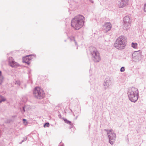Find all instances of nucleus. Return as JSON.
<instances>
[{"label": "nucleus", "instance_id": "nucleus-22", "mask_svg": "<svg viewBox=\"0 0 146 146\" xmlns=\"http://www.w3.org/2000/svg\"><path fill=\"white\" fill-rule=\"evenodd\" d=\"M125 70V69L124 67H122L120 69V71L121 72H123Z\"/></svg>", "mask_w": 146, "mask_h": 146}, {"label": "nucleus", "instance_id": "nucleus-18", "mask_svg": "<svg viewBox=\"0 0 146 146\" xmlns=\"http://www.w3.org/2000/svg\"><path fill=\"white\" fill-rule=\"evenodd\" d=\"M5 100V99L3 97L0 95V103L4 101Z\"/></svg>", "mask_w": 146, "mask_h": 146}, {"label": "nucleus", "instance_id": "nucleus-17", "mask_svg": "<svg viewBox=\"0 0 146 146\" xmlns=\"http://www.w3.org/2000/svg\"><path fill=\"white\" fill-rule=\"evenodd\" d=\"M62 119L64 120L65 122L67 124L71 125L72 123L70 121H68L66 119L63 118Z\"/></svg>", "mask_w": 146, "mask_h": 146}, {"label": "nucleus", "instance_id": "nucleus-25", "mask_svg": "<svg viewBox=\"0 0 146 146\" xmlns=\"http://www.w3.org/2000/svg\"><path fill=\"white\" fill-rule=\"evenodd\" d=\"M15 84L20 85V82L19 81H16L15 82Z\"/></svg>", "mask_w": 146, "mask_h": 146}, {"label": "nucleus", "instance_id": "nucleus-19", "mask_svg": "<svg viewBox=\"0 0 146 146\" xmlns=\"http://www.w3.org/2000/svg\"><path fill=\"white\" fill-rule=\"evenodd\" d=\"M22 141L19 143V144H21L22 142L26 141L27 140V137H21Z\"/></svg>", "mask_w": 146, "mask_h": 146}, {"label": "nucleus", "instance_id": "nucleus-2", "mask_svg": "<svg viewBox=\"0 0 146 146\" xmlns=\"http://www.w3.org/2000/svg\"><path fill=\"white\" fill-rule=\"evenodd\" d=\"M82 15H79L71 20V25L74 29L78 30L82 27Z\"/></svg>", "mask_w": 146, "mask_h": 146}, {"label": "nucleus", "instance_id": "nucleus-6", "mask_svg": "<svg viewBox=\"0 0 146 146\" xmlns=\"http://www.w3.org/2000/svg\"><path fill=\"white\" fill-rule=\"evenodd\" d=\"M131 20L129 16L125 17L123 20V28L124 30H127L131 27Z\"/></svg>", "mask_w": 146, "mask_h": 146}, {"label": "nucleus", "instance_id": "nucleus-15", "mask_svg": "<svg viewBox=\"0 0 146 146\" xmlns=\"http://www.w3.org/2000/svg\"><path fill=\"white\" fill-rule=\"evenodd\" d=\"M109 142L111 144H113L115 141V137H109Z\"/></svg>", "mask_w": 146, "mask_h": 146}, {"label": "nucleus", "instance_id": "nucleus-23", "mask_svg": "<svg viewBox=\"0 0 146 146\" xmlns=\"http://www.w3.org/2000/svg\"><path fill=\"white\" fill-rule=\"evenodd\" d=\"M49 126V124L48 123H45L44 125V127H48Z\"/></svg>", "mask_w": 146, "mask_h": 146}, {"label": "nucleus", "instance_id": "nucleus-5", "mask_svg": "<svg viewBox=\"0 0 146 146\" xmlns=\"http://www.w3.org/2000/svg\"><path fill=\"white\" fill-rule=\"evenodd\" d=\"M33 94L35 97L39 99L42 98L45 96V94L43 90L39 87L35 88Z\"/></svg>", "mask_w": 146, "mask_h": 146}, {"label": "nucleus", "instance_id": "nucleus-8", "mask_svg": "<svg viewBox=\"0 0 146 146\" xmlns=\"http://www.w3.org/2000/svg\"><path fill=\"white\" fill-rule=\"evenodd\" d=\"M112 84L111 79L109 77H108L105 79L104 81L103 85L105 90L108 88Z\"/></svg>", "mask_w": 146, "mask_h": 146}, {"label": "nucleus", "instance_id": "nucleus-10", "mask_svg": "<svg viewBox=\"0 0 146 146\" xmlns=\"http://www.w3.org/2000/svg\"><path fill=\"white\" fill-rule=\"evenodd\" d=\"M128 0H119L117 5L119 8H123L128 5Z\"/></svg>", "mask_w": 146, "mask_h": 146}, {"label": "nucleus", "instance_id": "nucleus-16", "mask_svg": "<svg viewBox=\"0 0 146 146\" xmlns=\"http://www.w3.org/2000/svg\"><path fill=\"white\" fill-rule=\"evenodd\" d=\"M131 45L132 47L136 49L137 47V44L136 43L132 42Z\"/></svg>", "mask_w": 146, "mask_h": 146}, {"label": "nucleus", "instance_id": "nucleus-28", "mask_svg": "<svg viewBox=\"0 0 146 146\" xmlns=\"http://www.w3.org/2000/svg\"><path fill=\"white\" fill-rule=\"evenodd\" d=\"M25 107H23V111H22L23 113L25 111Z\"/></svg>", "mask_w": 146, "mask_h": 146}, {"label": "nucleus", "instance_id": "nucleus-1", "mask_svg": "<svg viewBox=\"0 0 146 146\" xmlns=\"http://www.w3.org/2000/svg\"><path fill=\"white\" fill-rule=\"evenodd\" d=\"M127 94L129 100L132 102H135L138 99L139 94L138 89L135 87L129 88Z\"/></svg>", "mask_w": 146, "mask_h": 146}, {"label": "nucleus", "instance_id": "nucleus-20", "mask_svg": "<svg viewBox=\"0 0 146 146\" xmlns=\"http://www.w3.org/2000/svg\"><path fill=\"white\" fill-rule=\"evenodd\" d=\"M28 56H29V60L30 61L33 58H32L31 57L32 56H33L34 57H36V55H35L31 54V55H28Z\"/></svg>", "mask_w": 146, "mask_h": 146}, {"label": "nucleus", "instance_id": "nucleus-12", "mask_svg": "<svg viewBox=\"0 0 146 146\" xmlns=\"http://www.w3.org/2000/svg\"><path fill=\"white\" fill-rule=\"evenodd\" d=\"M104 131L107 133L108 137H115L116 136V135L113 130L111 129L110 130H108L105 129Z\"/></svg>", "mask_w": 146, "mask_h": 146}, {"label": "nucleus", "instance_id": "nucleus-27", "mask_svg": "<svg viewBox=\"0 0 146 146\" xmlns=\"http://www.w3.org/2000/svg\"><path fill=\"white\" fill-rule=\"evenodd\" d=\"M89 1L92 3H94V1L93 0H89Z\"/></svg>", "mask_w": 146, "mask_h": 146}, {"label": "nucleus", "instance_id": "nucleus-14", "mask_svg": "<svg viewBox=\"0 0 146 146\" xmlns=\"http://www.w3.org/2000/svg\"><path fill=\"white\" fill-rule=\"evenodd\" d=\"M68 38L70 39V40L71 41L74 42L75 44V45L77 47V48L78 47L77 46V42L76 41H75L74 37L73 36H71L70 37H68Z\"/></svg>", "mask_w": 146, "mask_h": 146}, {"label": "nucleus", "instance_id": "nucleus-4", "mask_svg": "<svg viewBox=\"0 0 146 146\" xmlns=\"http://www.w3.org/2000/svg\"><path fill=\"white\" fill-rule=\"evenodd\" d=\"M92 58L95 62H99L101 60L100 53L97 49L93 46H91L90 48Z\"/></svg>", "mask_w": 146, "mask_h": 146}, {"label": "nucleus", "instance_id": "nucleus-29", "mask_svg": "<svg viewBox=\"0 0 146 146\" xmlns=\"http://www.w3.org/2000/svg\"><path fill=\"white\" fill-rule=\"evenodd\" d=\"M85 18L83 16V19L82 20H83V19H84ZM84 23V22L83 21V24Z\"/></svg>", "mask_w": 146, "mask_h": 146}, {"label": "nucleus", "instance_id": "nucleus-26", "mask_svg": "<svg viewBox=\"0 0 146 146\" xmlns=\"http://www.w3.org/2000/svg\"><path fill=\"white\" fill-rule=\"evenodd\" d=\"M144 12H146V3L144 5Z\"/></svg>", "mask_w": 146, "mask_h": 146}, {"label": "nucleus", "instance_id": "nucleus-13", "mask_svg": "<svg viewBox=\"0 0 146 146\" xmlns=\"http://www.w3.org/2000/svg\"><path fill=\"white\" fill-rule=\"evenodd\" d=\"M23 62H25L29 65L30 64V62L29 60V56H26L23 58Z\"/></svg>", "mask_w": 146, "mask_h": 146}, {"label": "nucleus", "instance_id": "nucleus-7", "mask_svg": "<svg viewBox=\"0 0 146 146\" xmlns=\"http://www.w3.org/2000/svg\"><path fill=\"white\" fill-rule=\"evenodd\" d=\"M142 52L141 50L135 51L132 54L133 61L137 62L140 60L142 58Z\"/></svg>", "mask_w": 146, "mask_h": 146}, {"label": "nucleus", "instance_id": "nucleus-31", "mask_svg": "<svg viewBox=\"0 0 146 146\" xmlns=\"http://www.w3.org/2000/svg\"><path fill=\"white\" fill-rule=\"evenodd\" d=\"M1 72L0 71V75H1Z\"/></svg>", "mask_w": 146, "mask_h": 146}, {"label": "nucleus", "instance_id": "nucleus-9", "mask_svg": "<svg viewBox=\"0 0 146 146\" xmlns=\"http://www.w3.org/2000/svg\"><path fill=\"white\" fill-rule=\"evenodd\" d=\"M8 62L9 65L13 68H17L19 66V64L15 62L12 57H9Z\"/></svg>", "mask_w": 146, "mask_h": 146}, {"label": "nucleus", "instance_id": "nucleus-3", "mask_svg": "<svg viewBox=\"0 0 146 146\" xmlns=\"http://www.w3.org/2000/svg\"><path fill=\"white\" fill-rule=\"evenodd\" d=\"M127 40L125 36H121L119 37L116 40L114 44V46L119 50L124 49L126 45Z\"/></svg>", "mask_w": 146, "mask_h": 146}, {"label": "nucleus", "instance_id": "nucleus-11", "mask_svg": "<svg viewBox=\"0 0 146 146\" xmlns=\"http://www.w3.org/2000/svg\"><path fill=\"white\" fill-rule=\"evenodd\" d=\"M111 25L110 23H106L103 25V29L106 32L109 31L111 27Z\"/></svg>", "mask_w": 146, "mask_h": 146}, {"label": "nucleus", "instance_id": "nucleus-24", "mask_svg": "<svg viewBox=\"0 0 146 146\" xmlns=\"http://www.w3.org/2000/svg\"><path fill=\"white\" fill-rule=\"evenodd\" d=\"M3 78L2 76H0V85L2 83L3 81Z\"/></svg>", "mask_w": 146, "mask_h": 146}, {"label": "nucleus", "instance_id": "nucleus-21", "mask_svg": "<svg viewBox=\"0 0 146 146\" xmlns=\"http://www.w3.org/2000/svg\"><path fill=\"white\" fill-rule=\"evenodd\" d=\"M23 123H24L25 125H26L27 124V121L25 119H23Z\"/></svg>", "mask_w": 146, "mask_h": 146}, {"label": "nucleus", "instance_id": "nucleus-30", "mask_svg": "<svg viewBox=\"0 0 146 146\" xmlns=\"http://www.w3.org/2000/svg\"><path fill=\"white\" fill-rule=\"evenodd\" d=\"M58 116H59V117H61V115H58Z\"/></svg>", "mask_w": 146, "mask_h": 146}]
</instances>
